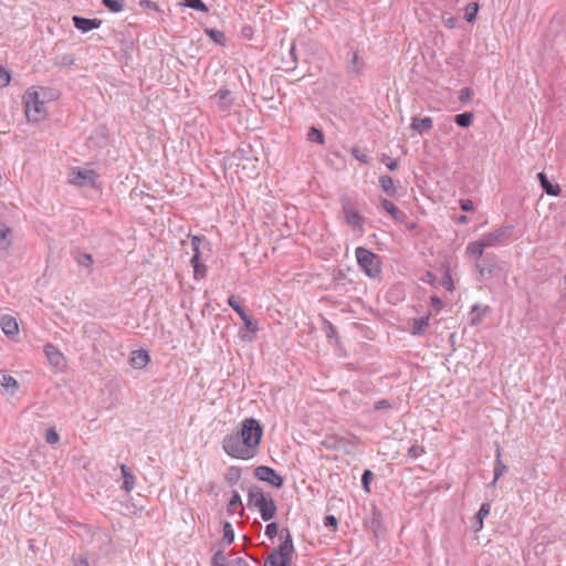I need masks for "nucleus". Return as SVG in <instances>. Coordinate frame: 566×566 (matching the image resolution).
Listing matches in <instances>:
<instances>
[{"label":"nucleus","instance_id":"nucleus-50","mask_svg":"<svg viewBox=\"0 0 566 566\" xmlns=\"http://www.w3.org/2000/svg\"><path fill=\"white\" fill-rule=\"evenodd\" d=\"M460 208L463 210V211H473L474 210V205H473V201L470 200V199H461L460 200Z\"/></svg>","mask_w":566,"mask_h":566},{"label":"nucleus","instance_id":"nucleus-8","mask_svg":"<svg viewBox=\"0 0 566 566\" xmlns=\"http://www.w3.org/2000/svg\"><path fill=\"white\" fill-rule=\"evenodd\" d=\"M280 541L281 543L279 547L273 549L272 552L276 553L277 555L282 556L283 558L287 559L291 563V558L294 553V545L292 535L287 528L281 531Z\"/></svg>","mask_w":566,"mask_h":566},{"label":"nucleus","instance_id":"nucleus-20","mask_svg":"<svg viewBox=\"0 0 566 566\" xmlns=\"http://www.w3.org/2000/svg\"><path fill=\"white\" fill-rule=\"evenodd\" d=\"M120 472L123 475V485L122 489L126 492H130L135 486V476L132 472V470L126 465H120Z\"/></svg>","mask_w":566,"mask_h":566},{"label":"nucleus","instance_id":"nucleus-23","mask_svg":"<svg viewBox=\"0 0 566 566\" xmlns=\"http://www.w3.org/2000/svg\"><path fill=\"white\" fill-rule=\"evenodd\" d=\"M214 97L218 98V104L221 111H228L232 105L231 92L227 88L219 90Z\"/></svg>","mask_w":566,"mask_h":566},{"label":"nucleus","instance_id":"nucleus-4","mask_svg":"<svg viewBox=\"0 0 566 566\" xmlns=\"http://www.w3.org/2000/svg\"><path fill=\"white\" fill-rule=\"evenodd\" d=\"M24 107L29 122L38 123L46 116L44 102L39 98V94L36 92H27L24 95Z\"/></svg>","mask_w":566,"mask_h":566},{"label":"nucleus","instance_id":"nucleus-35","mask_svg":"<svg viewBox=\"0 0 566 566\" xmlns=\"http://www.w3.org/2000/svg\"><path fill=\"white\" fill-rule=\"evenodd\" d=\"M182 3L184 6L200 12H208L209 10L202 0H182Z\"/></svg>","mask_w":566,"mask_h":566},{"label":"nucleus","instance_id":"nucleus-59","mask_svg":"<svg viewBox=\"0 0 566 566\" xmlns=\"http://www.w3.org/2000/svg\"><path fill=\"white\" fill-rule=\"evenodd\" d=\"M74 63V57L72 55L65 54L62 56L63 65H72Z\"/></svg>","mask_w":566,"mask_h":566},{"label":"nucleus","instance_id":"nucleus-31","mask_svg":"<svg viewBox=\"0 0 566 566\" xmlns=\"http://www.w3.org/2000/svg\"><path fill=\"white\" fill-rule=\"evenodd\" d=\"M102 3L113 13H118L125 8V0H102Z\"/></svg>","mask_w":566,"mask_h":566},{"label":"nucleus","instance_id":"nucleus-63","mask_svg":"<svg viewBox=\"0 0 566 566\" xmlns=\"http://www.w3.org/2000/svg\"><path fill=\"white\" fill-rule=\"evenodd\" d=\"M228 304H229V306H231L233 310H234V306L240 305V304L237 302V300H235V297H234V296H230V297L228 298Z\"/></svg>","mask_w":566,"mask_h":566},{"label":"nucleus","instance_id":"nucleus-18","mask_svg":"<svg viewBox=\"0 0 566 566\" xmlns=\"http://www.w3.org/2000/svg\"><path fill=\"white\" fill-rule=\"evenodd\" d=\"M537 179L541 187L548 196H558L560 193V187L557 184H552L544 172L537 174Z\"/></svg>","mask_w":566,"mask_h":566},{"label":"nucleus","instance_id":"nucleus-2","mask_svg":"<svg viewBox=\"0 0 566 566\" xmlns=\"http://www.w3.org/2000/svg\"><path fill=\"white\" fill-rule=\"evenodd\" d=\"M247 501L249 509L258 510L265 522L271 521L276 514L277 507L272 494L258 485L250 486Z\"/></svg>","mask_w":566,"mask_h":566},{"label":"nucleus","instance_id":"nucleus-39","mask_svg":"<svg viewBox=\"0 0 566 566\" xmlns=\"http://www.w3.org/2000/svg\"><path fill=\"white\" fill-rule=\"evenodd\" d=\"M212 566H228V558L222 551H218L211 558Z\"/></svg>","mask_w":566,"mask_h":566},{"label":"nucleus","instance_id":"nucleus-29","mask_svg":"<svg viewBox=\"0 0 566 566\" xmlns=\"http://www.w3.org/2000/svg\"><path fill=\"white\" fill-rule=\"evenodd\" d=\"M473 113L464 112L454 116V122L458 126L462 128H467L472 125L473 122Z\"/></svg>","mask_w":566,"mask_h":566},{"label":"nucleus","instance_id":"nucleus-1","mask_svg":"<svg viewBox=\"0 0 566 566\" xmlns=\"http://www.w3.org/2000/svg\"><path fill=\"white\" fill-rule=\"evenodd\" d=\"M263 427L255 418H245L240 429L227 434L222 440L223 451L233 459L250 460L259 453Z\"/></svg>","mask_w":566,"mask_h":566},{"label":"nucleus","instance_id":"nucleus-11","mask_svg":"<svg viewBox=\"0 0 566 566\" xmlns=\"http://www.w3.org/2000/svg\"><path fill=\"white\" fill-rule=\"evenodd\" d=\"M365 69V62L360 57L358 50H353L350 52L349 63L346 67V71L349 75L358 76L363 73Z\"/></svg>","mask_w":566,"mask_h":566},{"label":"nucleus","instance_id":"nucleus-25","mask_svg":"<svg viewBox=\"0 0 566 566\" xmlns=\"http://www.w3.org/2000/svg\"><path fill=\"white\" fill-rule=\"evenodd\" d=\"M490 509H491V505L490 503H483L481 506H480V510L478 511V513L475 514V521H474V530L478 532L480 530H482L483 527V520L489 515L490 513Z\"/></svg>","mask_w":566,"mask_h":566},{"label":"nucleus","instance_id":"nucleus-28","mask_svg":"<svg viewBox=\"0 0 566 566\" xmlns=\"http://www.w3.org/2000/svg\"><path fill=\"white\" fill-rule=\"evenodd\" d=\"M1 386L4 388L6 391L10 392L11 395H13L19 388L17 379L7 374L2 375Z\"/></svg>","mask_w":566,"mask_h":566},{"label":"nucleus","instance_id":"nucleus-21","mask_svg":"<svg viewBox=\"0 0 566 566\" xmlns=\"http://www.w3.org/2000/svg\"><path fill=\"white\" fill-rule=\"evenodd\" d=\"M429 318H430V313H428L427 315H424L422 317L413 318L411 333L417 336L424 334V332L427 331V328L429 326Z\"/></svg>","mask_w":566,"mask_h":566},{"label":"nucleus","instance_id":"nucleus-17","mask_svg":"<svg viewBox=\"0 0 566 566\" xmlns=\"http://www.w3.org/2000/svg\"><path fill=\"white\" fill-rule=\"evenodd\" d=\"M432 126L433 120L429 116L423 118L413 117L411 119V128L420 135H422L426 132H429L432 128Z\"/></svg>","mask_w":566,"mask_h":566},{"label":"nucleus","instance_id":"nucleus-40","mask_svg":"<svg viewBox=\"0 0 566 566\" xmlns=\"http://www.w3.org/2000/svg\"><path fill=\"white\" fill-rule=\"evenodd\" d=\"M229 510H234L237 506H241V512H240V515H243V512H244V509L242 506V500H241V496L240 494L237 492V491H233L232 492V496L229 501Z\"/></svg>","mask_w":566,"mask_h":566},{"label":"nucleus","instance_id":"nucleus-43","mask_svg":"<svg viewBox=\"0 0 566 566\" xmlns=\"http://www.w3.org/2000/svg\"><path fill=\"white\" fill-rule=\"evenodd\" d=\"M242 322H243L245 328L252 333H255L259 329L258 322L254 321L250 315L242 318Z\"/></svg>","mask_w":566,"mask_h":566},{"label":"nucleus","instance_id":"nucleus-33","mask_svg":"<svg viewBox=\"0 0 566 566\" xmlns=\"http://www.w3.org/2000/svg\"><path fill=\"white\" fill-rule=\"evenodd\" d=\"M464 11H465V13H464L465 20L469 23H472L476 19V14L479 11V4L476 2H471V3L467 4V7L464 8Z\"/></svg>","mask_w":566,"mask_h":566},{"label":"nucleus","instance_id":"nucleus-64","mask_svg":"<svg viewBox=\"0 0 566 566\" xmlns=\"http://www.w3.org/2000/svg\"><path fill=\"white\" fill-rule=\"evenodd\" d=\"M235 566H250L244 559L237 558L235 559Z\"/></svg>","mask_w":566,"mask_h":566},{"label":"nucleus","instance_id":"nucleus-58","mask_svg":"<svg viewBox=\"0 0 566 566\" xmlns=\"http://www.w3.org/2000/svg\"><path fill=\"white\" fill-rule=\"evenodd\" d=\"M233 311L240 316L241 319L249 315L241 305L234 306Z\"/></svg>","mask_w":566,"mask_h":566},{"label":"nucleus","instance_id":"nucleus-5","mask_svg":"<svg viewBox=\"0 0 566 566\" xmlns=\"http://www.w3.org/2000/svg\"><path fill=\"white\" fill-rule=\"evenodd\" d=\"M513 233L514 226L505 224L483 234L481 238L489 249L506 245L512 239H514Z\"/></svg>","mask_w":566,"mask_h":566},{"label":"nucleus","instance_id":"nucleus-14","mask_svg":"<svg viewBox=\"0 0 566 566\" xmlns=\"http://www.w3.org/2000/svg\"><path fill=\"white\" fill-rule=\"evenodd\" d=\"M2 332L8 337H14L19 332L17 319L10 315H3L0 321Z\"/></svg>","mask_w":566,"mask_h":566},{"label":"nucleus","instance_id":"nucleus-6","mask_svg":"<svg viewBox=\"0 0 566 566\" xmlns=\"http://www.w3.org/2000/svg\"><path fill=\"white\" fill-rule=\"evenodd\" d=\"M342 211L344 213L346 223L353 229H360L364 224V218L359 213L356 202L348 196L340 198Z\"/></svg>","mask_w":566,"mask_h":566},{"label":"nucleus","instance_id":"nucleus-62","mask_svg":"<svg viewBox=\"0 0 566 566\" xmlns=\"http://www.w3.org/2000/svg\"><path fill=\"white\" fill-rule=\"evenodd\" d=\"M386 166L389 170H396L398 167V159H389Z\"/></svg>","mask_w":566,"mask_h":566},{"label":"nucleus","instance_id":"nucleus-42","mask_svg":"<svg viewBox=\"0 0 566 566\" xmlns=\"http://www.w3.org/2000/svg\"><path fill=\"white\" fill-rule=\"evenodd\" d=\"M59 440H60V436L53 428H50L45 431V441L49 444H55L59 442Z\"/></svg>","mask_w":566,"mask_h":566},{"label":"nucleus","instance_id":"nucleus-52","mask_svg":"<svg viewBox=\"0 0 566 566\" xmlns=\"http://www.w3.org/2000/svg\"><path fill=\"white\" fill-rule=\"evenodd\" d=\"M337 518L334 515H327L324 518V526L325 527H332L335 530L337 527Z\"/></svg>","mask_w":566,"mask_h":566},{"label":"nucleus","instance_id":"nucleus-32","mask_svg":"<svg viewBox=\"0 0 566 566\" xmlns=\"http://www.w3.org/2000/svg\"><path fill=\"white\" fill-rule=\"evenodd\" d=\"M494 256H490V255H486V258L484 259L483 263L484 264H481V263H476V269L479 270V273L481 275H483L484 273H488V274H492L493 271H494V263L491 262L493 261Z\"/></svg>","mask_w":566,"mask_h":566},{"label":"nucleus","instance_id":"nucleus-57","mask_svg":"<svg viewBox=\"0 0 566 566\" xmlns=\"http://www.w3.org/2000/svg\"><path fill=\"white\" fill-rule=\"evenodd\" d=\"M430 303H431L432 307L436 308L437 311H439L441 308V306H442V301L437 295H432L430 297Z\"/></svg>","mask_w":566,"mask_h":566},{"label":"nucleus","instance_id":"nucleus-15","mask_svg":"<svg viewBox=\"0 0 566 566\" xmlns=\"http://www.w3.org/2000/svg\"><path fill=\"white\" fill-rule=\"evenodd\" d=\"M507 471V467L502 461V448L496 444L495 450V464H494V478L491 483L492 486L496 484V481Z\"/></svg>","mask_w":566,"mask_h":566},{"label":"nucleus","instance_id":"nucleus-48","mask_svg":"<svg viewBox=\"0 0 566 566\" xmlns=\"http://www.w3.org/2000/svg\"><path fill=\"white\" fill-rule=\"evenodd\" d=\"M472 95L473 91L470 87H463L459 93V101L462 103H468L470 102Z\"/></svg>","mask_w":566,"mask_h":566},{"label":"nucleus","instance_id":"nucleus-16","mask_svg":"<svg viewBox=\"0 0 566 566\" xmlns=\"http://www.w3.org/2000/svg\"><path fill=\"white\" fill-rule=\"evenodd\" d=\"M74 182L77 185H94L98 175L93 169H77Z\"/></svg>","mask_w":566,"mask_h":566},{"label":"nucleus","instance_id":"nucleus-45","mask_svg":"<svg viewBox=\"0 0 566 566\" xmlns=\"http://www.w3.org/2000/svg\"><path fill=\"white\" fill-rule=\"evenodd\" d=\"M77 263L84 268H90L93 264V258L88 253H82L77 256Z\"/></svg>","mask_w":566,"mask_h":566},{"label":"nucleus","instance_id":"nucleus-12","mask_svg":"<svg viewBox=\"0 0 566 566\" xmlns=\"http://www.w3.org/2000/svg\"><path fill=\"white\" fill-rule=\"evenodd\" d=\"M380 205L382 207V209L390 214V217L399 222V223H405L407 221V214L399 210L391 201H389L388 199H385V198H381L380 199Z\"/></svg>","mask_w":566,"mask_h":566},{"label":"nucleus","instance_id":"nucleus-51","mask_svg":"<svg viewBox=\"0 0 566 566\" xmlns=\"http://www.w3.org/2000/svg\"><path fill=\"white\" fill-rule=\"evenodd\" d=\"M371 476H373V473H371V471H369V470H366V471L363 473V475H361V483H363V485H364V489H365L367 492H369V481H370Z\"/></svg>","mask_w":566,"mask_h":566},{"label":"nucleus","instance_id":"nucleus-27","mask_svg":"<svg viewBox=\"0 0 566 566\" xmlns=\"http://www.w3.org/2000/svg\"><path fill=\"white\" fill-rule=\"evenodd\" d=\"M263 566H291L290 562L274 552H271Z\"/></svg>","mask_w":566,"mask_h":566},{"label":"nucleus","instance_id":"nucleus-38","mask_svg":"<svg viewBox=\"0 0 566 566\" xmlns=\"http://www.w3.org/2000/svg\"><path fill=\"white\" fill-rule=\"evenodd\" d=\"M222 531H223V539L227 542V544H229V545L232 544L234 541V531H233L232 524L230 522H224Z\"/></svg>","mask_w":566,"mask_h":566},{"label":"nucleus","instance_id":"nucleus-26","mask_svg":"<svg viewBox=\"0 0 566 566\" xmlns=\"http://www.w3.org/2000/svg\"><path fill=\"white\" fill-rule=\"evenodd\" d=\"M241 479V469L235 465H231L227 469L224 473V480L228 484L234 485Z\"/></svg>","mask_w":566,"mask_h":566},{"label":"nucleus","instance_id":"nucleus-34","mask_svg":"<svg viewBox=\"0 0 566 566\" xmlns=\"http://www.w3.org/2000/svg\"><path fill=\"white\" fill-rule=\"evenodd\" d=\"M207 35L217 44L223 45L226 42V35L222 31L217 29H206Z\"/></svg>","mask_w":566,"mask_h":566},{"label":"nucleus","instance_id":"nucleus-53","mask_svg":"<svg viewBox=\"0 0 566 566\" xmlns=\"http://www.w3.org/2000/svg\"><path fill=\"white\" fill-rule=\"evenodd\" d=\"M387 408H391V403L387 399L378 400L374 405L375 410H381Z\"/></svg>","mask_w":566,"mask_h":566},{"label":"nucleus","instance_id":"nucleus-60","mask_svg":"<svg viewBox=\"0 0 566 566\" xmlns=\"http://www.w3.org/2000/svg\"><path fill=\"white\" fill-rule=\"evenodd\" d=\"M290 55L292 57L293 63L295 64L297 62L295 43H292L291 46H290Z\"/></svg>","mask_w":566,"mask_h":566},{"label":"nucleus","instance_id":"nucleus-30","mask_svg":"<svg viewBox=\"0 0 566 566\" xmlns=\"http://www.w3.org/2000/svg\"><path fill=\"white\" fill-rule=\"evenodd\" d=\"M12 230L4 223L0 222V245H3L6 248L10 247L11 244V237Z\"/></svg>","mask_w":566,"mask_h":566},{"label":"nucleus","instance_id":"nucleus-49","mask_svg":"<svg viewBox=\"0 0 566 566\" xmlns=\"http://www.w3.org/2000/svg\"><path fill=\"white\" fill-rule=\"evenodd\" d=\"M352 154H353V156H354L357 160H359L360 163H363V164H368V163H369V158H368V156H367V155H365V154H363V153H360V150H359V149H357V148H353V149H352Z\"/></svg>","mask_w":566,"mask_h":566},{"label":"nucleus","instance_id":"nucleus-56","mask_svg":"<svg viewBox=\"0 0 566 566\" xmlns=\"http://www.w3.org/2000/svg\"><path fill=\"white\" fill-rule=\"evenodd\" d=\"M443 286L449 290V291H452L453 290V281H452V277L450 275L449 272L446 273L444 275V279H443Z\"/></svg>","mask_w":566,"mask_h":566},{"label":"nucleus","instance_id":"nucleus-9","mask_svg":"<svg viewBox=\"0 0 566 566\" xmlns=\"http://www.w3.org/2000/svg\"><path fill=\"white\" fill-rule=\"evenodd\" d=\"M44 354L50 363V365L57 369L62 370L65 366V358L63 354L52 344H46L44 346Z\"/></svg>","mask_w":566,"mask_h":566},{"label":"nucleus","instance_id":"nucleus-36","mask_svg":"<svg viewBox=\"0 0 566 566\" xmlns=\"http://www.w3.org/2000/svg\"><path fill=\"white\" fill-rule=\"evenodd\" d=\"M307 139L317 144H324V134L321 129L312 127L307 133Z\"/></svg>","mask_w":566,"mask_h":566},{"label":"nucleus","instance_id":"nucleus-13","mask_svg":"<svg viewBox=\"0 0 566 566\" xmlns=\"http://www.w3.org/2000/svg\"><path fill=\"white\" fill-rule=\"evenodd\" d=\"M150 360L149 354L145 349L133 350L129 357V365L133 368L142 369Z\"/></svg>","mask_w":566,"mask_h":566},{"label":"nucleus","instance_id":"nucleus-37","mask_svg":"<svg viewBox=\"0 0 566 566\" xmlns=\"http://www.w3.org/2000/svg\"><path fill=\"white\" fill-rule=\"evenodd\" d=\"M193 268V276L196 280L203 279L207 273V266L198 260V262H190Z\"/></svg>","mask_w":566,"mask_h":566},{"label":"nucleus","instance_id":"nucleus-55","mask_svg":"<svg viewBox=\"0 0 566 566\" xmlns=\"http://www.w3.org/2000/svg\"><path fill=\"white\" fill-rule=\"evenodd\" d=\"M202 243H207L205 237L193 235L191 238V247L192 248H196V247L200 248Z\"/></svg>","mask_w":566,"mask_h":566},{"label":"nucleus","instance_id":"nucleus-19","mask_svg":"<svg viewBox=\"0 0 566 566\" xmlns=\"http://www.w3.org/2000/svg\"><path fill=\"white\" fill-rule=\"evenodd\" d=\"M488 249L482 238L476 241L470 242L467 245L465 253L471 258H481L484 253V250Z\"/></svg>","mask_w":566,"mask_h":566},{"label":"nucleus","instance_id":"nucleus-41","mask_svg":"<svg viewBox=\"0 0 566 566\" xmlns=\"http://www.w3.org/2000/svg\"><path fill=\"white\" fill-rule=\"evenodd\" d=\"M424 453H426V450H424V448L422 446L413 444V446H411L408 449V453L407 454L411 459H418L419 457H421Z\"/></svg>","mask_w":566,"mask_h":566},{"label":"nucleus","instance_id":"nucleus-10","mask_svg":"<svg viewBox=\"0 0 566 566\" xmlns=\"http://www.w3.org/2000/svg\"><path fill=\"white\" fill-rule=\"evenodd\" d=\"M72 22L77 30L84 33L94 29H98L102 25V20L99 19H87L80 15H73Z\"/></svg>","mask_w":566,"mask_h":566},{"label":"nucleus","instance_id":"nucleus-7","mask_svg":"<svg viewBox=\"0 0 566 566\" xmlns=\"http://www.w3.org/2000/svg\"><path fill=\"white\" fill-rule=\"evenodd\" d=\"M254 476L263 482L269 483L273 488L281 489L284 484V479L274 469L266 465H259L253 471Z\"/></svg>","mask_w":566,"mask_h":566},{"label":"nucleus","instance_id":"nucleus-47","mask_svg":"<svg viewBox=\"0 0 566 566\" xmlns=\"http://www.w3.org/2000/svg\"><path fill=\"white\" fill-rule=\"evenodd\" d=\"M10 81H11L10 73L4 67L0 66V88L9 85Z\"/></svg>","mask_w":566,"mask_h":566},{"label":"nucleus","instance_id":"nucleus-61","mask_svg":"<svg viewBox=\"0 0 566 566\" xmlns=\"http://www.w3.org/2000/svg\"><path fill=\"white\" fill-rule=\"evenodd\" d=\"M192 251H193V255H192L190 262H198V260H200V248H198V247L192 248Z\"/></svg>","mask_w":566,"mask_h":566},{"label":"nucleus","instance_id":"nucleus-22","mask_svg":"<svg viewBox=\"0 0 566 566\" xmlns=\"http://www.w3.org/2000/svg\"><path fill=\"white\" fill-rule=\"evenodd\" d=\"M379 186L382 189V191L389 197H394L397 192L394 179L388 175H382L379 177Z\"/></svg>","mask_w":566,"mask_h":566},{"label":"nucleus","instance_id":"nucleus-24","mask_svg":"<svg viewBox=\"0 0 566 566\" xmlns=\"http://www.w3.org/2000/svg\"><path fill=\"white\" fill-rule=\"evenodd\" d=\"M489 306H480L479 304H475L470 313V324L476 325L481 322V319L488 314Z\"/></svg>","mask_w":566,"mask_h":566},{"label":"nucleus","instance_id":"nucleus-3","mask_svg":"<svg viewBox=\"0 0 566 566\" xmlns=\"http://www.w3.org/2000/svg\"><path fill=\"white\" fill-rule=\"evenodd\" d=\"M355 255L358 265L369 277H377L380 274V263L375 253L363 247H358L355 250Z\"/></svg>","mask_w":566,"mask_h":566},{"label":"nucleus","instance_id":"nucleus-44","mask_svg":"<svg viewBox=\"0 0 566 566\" xmlns=\"http://www.w3.org/2000/svg\"><path fill=\"white\" fill-rule=\"evenodd\" d=\"M279 533V525L277 523L275 522H272V523H269L266 526H265V535L270 538V539H273Z\"/></svg>","mask_w":566,"mask_h":566},{"label":"nucleus","instance_id":"nucleus-46","mask_svg":"<svg viewBox=\"0 0 566 566\" xmlns=\"http://www.w3.org/2000/svg\"><path fill=\"white\" fill-rule=\"evenodd\" d=\"M442 23L446 28L452 30L457 27L458 19L453 15L442 14Z\"/></svg>","mask_w":566,"mask_h":566},{"label":"nucleus","instance_id":"nucleus-54","mask_svg":"<svg viewBox=\"0 0 566 566\" xmlns=\"http://www.w3.org/2000/svg\"><path fill=\"white\" fill-rule=\"evenodd\" d=\"M74 566H90L88 559L84 556H73Z\"/></svg>","mask_w":566,"mask_h":566}]
</instances>
